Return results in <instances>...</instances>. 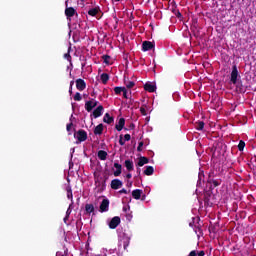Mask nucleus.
<instances>
[{
  "mask_svg": "<svg viewBox=\"0 0 256 256\" xmlns=\"http://www.w3.org/2000/svg\"><path fill=\"white\" fill-rule=\"evenodd\" d=\"M137 174L141 175V168H137Z\"/></svg>",
  "mask_w": 256,
  "mask_h": 256,
  "instance_id": "864d4df0",
  "label": "nucleus"
},
{
  "mask_svg": "<svg viewBox=\"0 0 256 256\" xmlns=\"http://www.w3.org/2000/svg\"><path fill=\"white\" fill-rule=\"evenodd\" d=\"M74 137H76L79 143H83V141H87V132L83 129H80L76 134H74Z\"/></svg>",
  "mask_w": 256,
  "mask_h": 256,
  "instance_id": "f03ea898",
  "label": "nucleus"
},
{
  "mask_svg": "<svg viewBox=\"0 0 256 256\" xmlns=\"http://www.w3.org/2000/svg\"><path fill=\"white\" fill-rule=\"evenodd\" d=\"M94 135H103V124H98L94 128Z\"/></svg>",
  "mask_w": 256,
  "mask_h": 256,
  "instance_id": "6ab92c4d",
  "label": "nucleus"
},
{
  "mask_svg": "<svg viewBox=\"0 0 256 256\" xmlns=\"http://www.w3.org/2000/svg\"><path fill=\"white\" fill-rule=\"evenodd\" d=\"M85 109H86V111L88 112V113H91L92 111H93V109H94V107H93V101H87L86 103H85Z\"/></svg>",
  "mask_w": 256,
  "mask_h": 256,
  "instance_id": "412c9836",
  "label": "nucleus"
},
{
  "mask_svg": "<svg viewBox=\"0 0 256 256\" xmlns=\"http://www.w3.org/2000/svg\"><path fill=\"white\" fill-rule=\"evenodd\" d=\"M122 93H123L124 99H129V97L127 96V88H124V90L122 91Z\"/></svg>",
  "mask_w": 256,
  "mask_h": 256,
  "instance_id": "ea45409f",
  "label": "nucleus"
},
{
  "mask_svg": "<svg viewBox=\"0 0 256 256\" xmlns=\"http://www.w3.org/2000/svg\"><path fill=\"white\" fill-rule=\"evenodd\" d=\"M147 163H149V158L141 156L138 160V167H143V165H147Z\"/></svg>",
  "mask_w": 256,
  "mask_h": 256,
  "instance_id": "f3484780",
  "label": "nucleus"
},
{
  "mask_svg": "<svg viewBox=\"0 0 256 256\" xmlns=\"http://www.w3.org/2000/svg\"><path fill=\"white\" fill-rule=\"evenodd\" d=\"M94 119L101 117L103 115V105H99L92 113Z\"/></svg>",
  "mask_w": 256,
  "mask_h": 256,
  "instance_id": "9d476101",
  "label": "nucleus"
},
{
  "mask_svg": "<svg viewBox=\"0 0 256 256\" xmlns=\"http://www.w3.org/2000/svg\"><path fill=\"white\" fill-rule=\"evenodd\" d=\"M77 15V10L73 7L65 8V16L67 19H71V17H75Z\"/></svg>",
  "mask_w": 256,
  "mask_h": 256,
  "instance_id": "6e6552de",
  "label": "nucleus"
},
{
  "mask_svg": "<svg viewBox=\"0 0 256 256\" xmlns=\"http://www.w3.org/2000/svg\"><path fill=\"white\" fill-rule=\"evenodd\" d=\"M66 191H67V198L73 201V190L71 189V186L68 185L66 187Z\"/></svg>",
  "mask_w": 256,
  "mask_h": 256,
  "instance_id": "393cba45",
  "label": "nucleus"
},
{
  "mask_svg": "<svg viewBox=\"0 0 256 256\" xmlns=\"http://www.w3.org/2000/svg\"><path fill=\"white\" fill-rule=\"evenodd\" d=\"M114 121L115 119L109 113H106L103 117V122L107 123L108 125H111V123H113Z\"/></svg>",
  "mask_w": 256,
  "mask_h": 256,
  "instance_id": "2eb2a0df",
  "label": "nucleus"
},
{
  "mask_svg": "<svg viewBox=\"0 0 256 256\" xmlns=\"http://www.w3.org/2000/svg\"><path fill=\"white\" fill-rule=\"evenodd\" d=\"M64 59H67V61H69V63H71L72 58H71V54L69 51L66 54H64Z\"/></svg>",
  "mask_w": 256,
  "mask_h": 256,
  "instance_id": "2f4dec72",
  "label": "nucleus"
},
{
  "mask_svg": "<svg viewBox=\"0 0 256 256\" xmlns=\"http://www.w3.org/2000/svg\"><path fill=\"white\" fill-rule=\"evenodd\" d=\"M188 256H197V251L192 250Z\"/></svg>",
  "mask_w": 256,
  "mask_h": 256,
  "instance_id": "79ce46f5",
  "label": "nucleus"
},
{
  "mask_svg": "<svg viewBox=\"0 0 256 256\" xmlns=\"http://www.w3.org/2000/svg\"><path fill=\"white\" fill-rule=\"evenodd\" d=\"M81 93L76 92V94L74 95V101H81Z\"/></svg>",
  "mask_w": 256,
  "mask_h": 256,
  "instance_id": "473e14b6",
  "label": "nucleus"
},
{
  "mask_svg": "<svg viewBox=\"0 0 256 256\" xmlns=\"http://www.w3.org/2000/svg\"><path fill=\"white\" fill-rule=\"evenodd\" d=\"M65 7H66V9L69 8V0L65 1Z\"/></svg>",
  "mask_w": 256,
  "mask_h": 256,
  "instance_id": "09e8293b",
  "label": "nucleus"
},
{
  "mask_svg": "<svg viewBox=\"0 0 256 256\" xmlns=\"http://www.w3.org/2000/svg\"><path fill=\"white\" fill-rule=\"evenodd\" d=\"M176 17H177L178 19H181V17H182L181 12L177 11Z\"/></svg>",
  "mask_w": 256,
  "mask_h": 256,
  "instance_id": "c03bdc74",
  "label": "nucleus"
},
{
  "mask_svg": "<svg viewBox=\"0 0 256 256\" xmlns=\"http://www.w3.org/2000/svg\"><path fill=\"white\" fill-rule=\"evenodd\" d=\"M128 245H129V244L124 243V249H127Z\"/></svg>",
  "mask_w": 256,
  "mask_h": 256,
  "instance_id": "4d7b16f0",
  "label": "nucleus"
},
{
  "mask_svg": "<svg viewBox=\"0 0 256 256\" xmlns=\"http://www.w3.org/2000/svg\"><path fill=\"white\" fill-rule=\"evenodd\" d=\"M123 211H127V208L124 207V208H123Z\"/></svg>",
  "mask_w": 256,
  "mask_h": 256,
  "instance_id": "13d9d810",
  "label": "nucleus"
},
{
  "mask_svg": "<svg viewBox=\"0 0 256 256\" xmlns=\"http://www.w3.org/2000/svg\"><path fill=\"white\" fill-rule=\"evenodd\" d=\"M101 8L99 6L92 8L88 11V15H90V17H97V14L100 13Z\"/></svg>",
  "mask_w": 256,
  "mask_h": 256,
  "instance_id": "4468645a",
  "label": "nucleus"
},
{
  "mask_svg": "<svg viewBox=\"0 0 256 256\" xmlns=\"http://www.w3.org/2000/svg\"><path fill=\"white\" fill-rule=\"evenodd\" d=\"M123 91H125V87L116 86V87L114 88V93H115L116 95H121V93H123Z\"/></svg>",
  "mask_w": 256,
  "mask_h": 256,
  "instance_id": "bb28decb",
  "label": "nucleus"
},
{
  "mask_svg": "<svg viewBox=\"0 0 256 256\" xmlns=\"http://www.w3.org/2000/svg\"><path fill=\"white\" fill-rule=\"evenodd\" d=\"M126 186H127L128 188L133 187V181H131V180H127V184H126Z\"/></svg>",
  "mask_w": 256,
  "mask_h": 256,
  "instance_id": "a19ab883",
  "label": "nucleus"
},
{
  "mask_svg": "<svg viewBox=\"0 0 256 256\" xmlns=\"http://www.w3.org/2000/svg\"><path fill=\"white\" fill-rule=\"evenodd\" d=\"M141 195H143V190H141V189H135L132 191V197H133V199H136L137 201H139V199H141Z\"/></svg>",
  "mask_w": 256,
  "mask_h": 256,
  "instance_id": "ddd939ff",
  "label": "nucleus"
},
{
  "mask_svg": "<svg viewBox=\"0 0 256 256\" xmlns=\"http://www.w3.org/2000/svg\"><path fill=\"white\" fill-rule=\"evenodd\" d=\"M80 1H82V2H83V1H85V0H80Z\"/></svg>",
  "mask_w": 256,
  "mask_h": 256,
  "instance_id": "e2e57ef3",
  "label": "nucleus"
},
{
  "mask_svg": "<svg viewBox=\"0 0 256 256\" xmlns=\"http://www.w3.org/2000/svg\"><path fill=\"white\" fill-rule=\"evenodd\" d=\"M100 79L104 85H106L107 81H109V74L102 73Z\"/></svg>",
  "mask_w": 256,
  "mask_h": 256,
  "instance_id": "a878e982",
  "label": "nucleus"
},
{
  "mask_svg": "<svg viewBox=\"0 0 256 256\" xmlns=\"http://www.w3.org/2000/svg\"><path fill=\"white\" fill-rule=\"evenodd\" d=\"M114 1H116V3H118V2L121 1V0H114Z\"/></svg>",
  "mask_w": 256,
  "mask_h": 256,
  "instance_id": "bf43d9fd",
  "label": "nucleus"
},
{
  "mask_svg": "<svg viewBox=\"0 0 256 256\" xmlns=\"http://www.w3.org/2000/svg\"><path fill=\"white\" fill-rule=\"evenodd\" d=\"M124 83H125L127 89H133V87H135V82H133V81L125 80Z\"/></svg>",
  "mask_w": 256,
  "mask_h": 256,
  "instance_id": "c85d7f7f",
  "label": "nucleus"
},
{
  "mask_svg": "<svg viewBox=\"0 0 256 256\" xmlns=\"http://www.w3.org/2000/svg\"><path fill=\"white\" fill-rule=\"evenodd\" d=\"M204 128H205V122L198 121L195 123V129H197V131H203Z\"/></svg>",
  "mask_w": 256,
  "mask_h": 256,
  "instance_id": "5701e85b",
  "label": "nucleus"
},
{
  "mask_svg": "<svg viewBox=\"0 0 256 256\" xmlns=\"http://www.w3.org/2000/svg\"><path fill=\"white\" fill-rule=\"evenodd\" d=\"M98 103H99L98 101H94V102H92V107H94V108H95V107L98 105Z\"/></svg>",
  "mask_w": 256,
  "mask_h": 256,
  "instance_id": "49530a36",
  "label": "nucleus"
},
{
  "mask_svg": "<svg viewBox=\"0 0 256 256\" xmlns=\"http://www.w3.org/2000/svg\"><path fill=\"white\" fill-rule=\"evenodd\" d=\"M56 256H59V252H57Z\"/></svg>",
  "mask_w": 256,
  "mask_h": 256,
  "instance_id": "052dcab7",
  "label": "nucleus"
},
{
  "mask_svg": "<svg viewBox=\"0 0 256 256\" xmlns=\"http://www.w3.org/2000/svg\"><path fill=\"white\" fill-rule=\"evenodd\" d=\"M82 67H85V64H82Z\"/></svg>",
  "mask_w": 256,
  "mask_h": 256,
  "instance_id": "680f3d73",
  "label": "nucleus"
},
{
  "mask_svg": "<svg viewBox=\"0 0 256 256\" xmlns=\"http://www.w3.org/2000/svg\"><path fill=\"white\" fill-rule=\"evenodd\" d=\"M125 129V131H133V129H135V124H133V123H131L130 125H129V128L127 129V128H124Z\"/></svg>",
  "mask_w": 256,
  "mask_h": 256,
  "instance_id": "c9c22d12",
  "label": "nucleus"
},
{
  "mask_svg": "<svg viewBox=\"0 0 256 256\" xmlns=\"http://www.w3.org/2000/svg\"><path fill=\"white\" fill-rule=\"evenodd\" d=\"M85 211H86V213L91 215V213L95 212V206H93V204H86L85 205Z\"/></svg>",
  "mask_w": 256,
  "mask_h": 256,
  "instance_id": "aec40b11",
  "label": "nucleus"
},
{
  "mask_svg": "<svg viewBox=\"0 0 256 256\" xmlns=\"http://www.w3.org/2000/svg\"><path fill=\"white\" fill-rule=\"evenodd\" d=\"M143 145H144L143 141L139 142L138 147H137V151L139 153H141V151H143Z\"/></svg>",
  "mask_w": 256,
  "mask_h": 256,
  "instance_id": "f704fd0d",
  "label": "nucleus"
},
{
  "mask_svg": "<svg viewBox=\"0 0 256 256\" xmlns=\"http://www.w3.org/2000/svg\"><path fill=\"white\" fill-rule=\"evenodd\" d=\"M238 77H239V70L237 69V65H233L232 72L230 74V81L233 85H237Z\"/></svg>",
  "mask_w": 256,
  "mask_h": 256,
  "instance_id": "f257e3e1",
  "label": "nucleus"
},
{
  "mask_svg": "<svg viewBox=\"0 0 256 256\" xmlns=\"http://www.w3.org/2000/svg\"><path fill=\"white\" fill-rule=\"evenodd\" d=\"M120 224H121V218L119 216H115L110 220L109 228L117 229V227H119Z\"/></svg>",
  "mask_w": 256,
  "mask_h": 256,
  "instance_id": "7ed1b4c3",
  "label": "nucleus"
},
{
  "mask_svg": "<svg viewBox=\"0 0 256 256\" xmlns=\"http://www.w3.org/2000/svg\"><path fill=\"white\" fill-rule=\"evenodd\" d=\"M73 85H75V81L72 80V81L70 82V87L73 88Z\"/></svg>",
  "mask_w": 256,
  "mask_h": 256,
  "instance_id": "3c124183",
  "label": "nucleus"
},
{
  "mask_svg": "<svg viewBox=\"0 0 256 256\" xmlns=\"http://www.w3.org/2000/svg\"><path fill=\"white\" fill-rule=\"evenodd\" d=\"M198 256H205V251H200V252H198Z\"/></svg>",
  "mask_w": 256,
  "mask_h": 256,
  "instance_id": "a18cd8bd",
  "label": "nucleus"
},
{
  "mask_svg": "<svg viewBox=\"0 0 256 256\" xmlns=\"http://www.w3.org/2000/svg\"><path fill=\"white\" fill-rule=\"evenodd\" d=\"M109 211V199L105 198L100 204V213H107Z\"/></svg>",
  "mask_w": 256,
  "mask_h": 256,
  "instance_id": "39448f33",
  "label": "nucleus"
},
{
  "mask_svg": "<svg viewBox=\"0 0 256 256\" xmlns=\"http://www.w3.org/2000/svg\"><path fill=\"white\" fill-rule=\"evenodd\" d=\"M131 177H133V175H132L131 173H128V174L126 175V179H131Z\"/></svg>",
  "mask_w": 256,
  "mask_h": 256,
  "instance_id": "de8ad7c7",
  "label": "nucleus"
},
{
  "mask_svg": "<svg viewBox=\"0 0 256 256\" xmlns=\"http://www.w3.org/2000/svg\"><path fill=\"white\" fill-rule=\"evenodd\" d=\"M124 141H131V134H125Z\"/></svg>",
  "mask_w": 256,
  "mask_h": 256,
  "instance_id": "4c0bfd02",
  "label": "nucleus"
},
{
  "mask_svg": "<svg viewBox=\"0 0 256 256\" xmlns=\"http://www.w3.org/2000/svg\"><path fill=\"white\" fill-rule=\"evenodd\" d=\"M119 145L121 146L125 145V140H123V135H120Z\"/></svg>",
  "mask_w": 256,
  "mask_h": 256,
  "instance_id": "58836bf2",
  "label": "nucleus"
},
{
  "mask_svg": "<svg viewBox=\"0 0 256 256\" xmlns=\"http://www.w3.org/2000/svg\"><path fill=\"white\" fill-rule=\"evenodd\" d=\"M111 189H114V191H117V189H121L123 187V181L119 179H113L110 184Z\"/></svg>",
  "mask_w": 256,
  "mask_h": 256,
  "instance_id": "20e7f679",
  "label": "nucleus"
},
{
  "mask_svg": "<svg viewBox=\"0 0 256 256\" xmlns=\"http://www.w3.org/2000/svg\"><path fill=\"white\" fill-rule=\"evenodd\" d=\"M71 127H73V122H70L66 126V130L68 131V135H71Z\"/></svg>",
  "mask_w": 256,
  "mask_h": 256,
  "instance_id": "72a5a7b5",
  "label": "nucleus"
},
{
  "mask_svg": "<svg viewBox=\"0 0 256 256\" xmlns=\"http://www.w3.org/2000/svg\"><path fill=\"white\" fill-rule=\"evenodd\" d=\"M98 159H100V161H106L107 160V151L99 150L98 151Z\"/></svg>",
  "mask_w": 256,
  "mask_h": 256,
  "instance_id": "a211bd4d",
  "label": "nucleus"
},
{
  "mask_svg": "<svg viewBox=\"0 0 256 256\" xmlns=\"http://www.w3.org/2000/svg\"><path fill=\"white\" fill-rule=\"evenodd\" d=\"M211 197L213 196L209 193L204 195V205H206L207 207H213V202H211Z\"/></svg>",
  "mask_w": 256,
  "mask_h": 256,
  "instance_id": "f8f14e48",
  "label": "nucleus"
},
{
  "mask_svg": "<svg viewBox=\"0 0 256 256\" xmlns=\"http://www.w3.org/2000/svg\"><path fill=\"white\" fill-rule=\"evenodd\" d=\"M69 93H70V95H73V88H69Z\"/></svg>",
  "mask_w": 256,
  "mask_h": 256,
  "instance_id": "603ef678",
  "label": "nucleus"
},
{
  "mask_svg": "<svg viewBox=\"0 0 256 256\" xmlns=\"http://www.w3.org/2000/svg\"><path fill=\"white\" fill-rule=\"evenodd\" d=\"M120 194L127 195V190L123 188L122 190L119 191Z\"/></svg>",
  "mask_w": 256,
  "mask_h": 256,
  "instance_id": "37998d69",
  "label": "nucleus"
},
{
  "mask_svg": "<svg viewBox=\"0 0 256 256\" xmlns=\"http://www.w3.org/2000/svg\"><path fill=\"white\" fill-rule=\"evenodd\" d=\"M107 177H105L104 181H103V185H105V183H107Z\"/></svg>",
  "mask_w": 256,
  "mask_h": 256,
  "instance_id": "6e6d98bb",
  "label": "nucleus"
},
{
  "mask_svg": "<svg viewBox=\"0 0 256 256\" xmlns=\"http://www.w3.org/2000/svg\"><path fill=\"white\" fill-rule=\"evenodd\" d=\"M76 88L78 89V91H85V89L87 88V83H85V80L79 78L76 80Z\"/></svg>",
  "mask_w": 256,
  "mask_h": 256,
  "instance_id": "423d86ee",
  "label": "nucleus"
},
{
  "mask_svg": "<svg viewBox=\"0 0 256 256\" xmlns=\"http://www.w3.org/2000/svg\"><path fill=\"white\" fill-rule=\"evenodd\" d=\"M124 165H125L127 171H133L134 165L131 160H125Z\"/></svg>",
  "mask_w": 256,
  "mask_h": 256,
  "instance_id": "4be33fe9",
  "label": "nucleus"
},
{
  "mask_svg": "<svg viewBox=\"0 0 256 256\" xmlns=\"http://www.w3.org/2000/svg\"><path fill=\"white\" fill-rule=\"evenodd\" d=\"M68 220H69V215H66V217H64V223H67Z\"/></svg>",
  "mask_w": 256,
  "mask_h": 256,
  "instance_id": "8fccbe9b",
  "label": "nucleus"
},
{
  "mask_svg": "<svg viewBox=\"0 0 256 256\" xmlns=\"http://www.w3.org/2000/svg\"><path fill=\"white\" fill-rule=\"evenodd\" d=\"M208 183H211L213 185V187H219V185H221V181L219 180H213V179H210L208 181Z\"/></svg>",
  "mask_w": 256,
  "mask_h": 256,
  "instance_id": "c756f323",
  "label": "nucleus"
},
{
  "mask_svg": "<svg viewBox=\"0 0 256 256\" xmlns=\"http://www.w3.org/2000/svg\"><path fill=\"white\" fill-rule=\"evenodd\" d=\"M116 171H114V177H119L123 171V166L117 162L114 163Z\"/></svg>",
  "mask_w": 256,
  "mask_h": 256,
  "instance_id": "9b49d317",
  "label": "nucleus"
},
{
  "mask_svg": "<svg viewBox=\"0 0 256 256\" xmlns=\"http://www.w3.org/2000/svg\"><path fill=\"white\" fill-rule=\"evenodd\" d=\"M144 90L148 91V93H155V91H157V86H155V84H152L150 82H147L144 85Z\"/></svg>",
  "mask_w": 256,
  "mask_h": 256,
  "instance_id": "1a4fd4ad",
  "label": "nucleus"
},
{
  "mask_svg": "<svg viewBox=\"0 0 256 256\" xmlns=\"http://www.w3.org/2000/svg\"><path fill=\"white\" fill-rule=\"evenodd\" d=\"M140 113H141V115H147V110L145 109V107H141L140 108Z\"/></svg>",
  "mask_w": 256,
  "mask_h": 256,
  "instance_id": "e433bc0d",
  "label": "nucleus"
},
{
  "mask_svg": "<svg viewBox=\"0 0 256 256\" xmlns=\"http://www.w3.org/2000/svg\"><path fill=\"white\" fill-rule=\"evenodd\" d=\"M245 149V141L240 140L238 144V150L243 151Z\"/></svg>",
  "mask_w": 256,
  "mask_h": 256,
  "instance_id": "7c9ffc66",
  "label": "nucleus"
},
{
  "mask_svg": "<svg viewBox=\"0 0 256 256\" xmlns=\"http://www.w3.org/2000/svg\"><path fill=\"white\" fill-rule=\"evenodd\" d=\"M123 127H125V118H120L115 126V129L117 131H123Z\"/></svg>",
  "mask_w": 256,
  "mask_h": 256,
  "instance_id": "dca6fc26",
  "label": "nucleus"
},
{
  "mask_svg": "<svg viewBox=\"0 0 256 256\" xmlns=\"http://www.w3.org/2000/svg\"><path fill=\"white\" fill-rule=\"evenodd\" d=\"M153 173H155V169L153 168V166H147L144 170V175L150 176L153 175Z\"/></svg>",
  "mask_w": 256,
  "mask_h": 256,
  "instance_id": "b1692460",
  "label": "nucleus"
},
{
  "mask_svg": "<svg viewBox=\"0 0 256 256\" xmlns=\"http://www.w3.org/2000/svg\"><path fill=\"white\" fill-rule=\"evenodd\" d=\"M66 214H67L68 217H69V215H71V211L68 209L67 212H66Z\"/></svg>",
  "mask_w": 256,
  "mask_h": 256,
  "instance_id": "5fc2aeb1",
  "label": "nucleus"
},
{
  "mask_svg": "<svg viewBox=\"0 0 256 256\" xmlns=\"http://www.w3.org/2000/svg\"><path fill=\"white\" fill-rule=\"evenodd\" d=\"M151 49H155V44L151 41H144L142 43V51H151Z\"/></svg>",
  "mask_w": 256,
  "mask_h": 256,
  "instance_id": "0eeeda50",
  "label": "nucleus"
},
{
  "mask_svg": "<svg viewBox=\"0 0 256 256\" xmlns=\"http://www.w3.org/2000/svg\"><path fill=\"white\" fill-rule=\"evenodd\" d=\"M102 59H103V62L106 64V65H111V56L109 55H103L102 56Z\"/></svg>",
  "mask_w": 256,
  "mask_h": 256,
  "instance_id": "cd10ccee",
  "label": "nucleus"
}]
</instances>
